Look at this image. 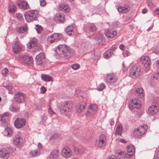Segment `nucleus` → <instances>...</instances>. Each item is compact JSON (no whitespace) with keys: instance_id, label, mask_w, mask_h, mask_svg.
I'll use <instances>...</instances> for the list:
<instances>
[{"instance_id":"603ef678","label":"nucleus","mask_w":159,"mask_h":159,"mask_svg":"<svg viewBox=\"0 0 159 159\" xmlns=\"http://www.w3.org/2000/svg\"><path fill=\"white\" fill-rule=\"evenodd\" d=\"M58 135L57 134H54L52 135L50 137V139H51L55 140L57 139V138L58 137Z\"/></svg>"},{"instance_id":"bb28decb","label":"nucleus","mask_w":159,"mask_h":159,"mask_svg":"<svg viewBox=\"0 0 159 159\" xmlns=\"http://www.w3.org/2000/svg\"><path fill=\"white\" fill-rule=\"evenodd\" d=\"M17 4L20 8L24 10H26L29 8V5L28 3L24 1L18 2Z\"/></svg>"},{"instance_id":"b1692460","label":"nucleus","mask_w":159,"mask_h":159,"mask_svg":"<svg viewBox=\"0 0 159 159\" xmlns=\"http://www.w3.org/2000/svg\"><path fill=\"white\" fill-rule=\"evenodd\" d=\"M158 109L159 108L158 106L152 105L148 108V111L150 113L154 115L158 112Z\"/></svg>"},{"instance_id":"20e7f679","label":"nucleus","mask_w":159,"mask_h":159,"mask_svg":"<svg viewBox=\"0 0 159 159\" xmlns=\"http://www.w3.org/2000/svg\"><path fill=\"white\" fill-rule=\"evenodd\" d=\"M12 150L11 148H2L0 149V157L3 159L8 158Z\"/></svg>"},{"instance_id":"dca6fc26","label":"nucleus","mask_w":159,"mask_h":159,"mask_svg":"<svg viewBox=\"0 0 159 159\" xmlns=\"http://www.w3.org/2000/svg\"><path fill=\"white\" fill-rule=\"evenodd\" d=\"M45 57L44 52H40L35 57V61L37 64L41 65L43 63V60Z\"/></svg>"},{"instance_id":"ea45409f","label":"nucleus","mask_w":159,"mask_h":159,"mask_svg":"<svg viewBox=\"0 0 159 159\" xmlns=\"http://www.w3.org/2000/svg\"><path fill=\"white\" fill-rule=\"evenodd\" d=\"M16 9V7L14 5H9L8 7V10L12 14L14 13L15 12V10Z\"/></svg>"},{"instance_id":"338daca9","label":"nucleus","mask_w":159,"mask_h":159,"mask_svg":"<svg viewBox=\"0 0 159 159\" xmlns=\"http://www.w3.org/2000/svg\"><path fill=\"white\" fill-rule=\"evenodd\" d=\"M148 11V10L146 8H144L143 9L142 11V13L143 14H145Z\"/></svg>"},{"instance_id":"13d9d810","label":"nucleus","mask_w":159,"mask_h":159,"mask_svg":"<svg viewBox=\"0 0 159 159\" xmlns=\"http://www.w3.org/2000/svg\"><path fill=\"white\" fill-rule=\"evenodd\" d=\"M27 46L28 47V48L29 49H31L33 47H34L33 44H32L30 42L27 44Z\"/></svg>"},{"instance_id":"a878e982","label":"nucleus","mask_w":159,"mask_h":159,"mask_svg":"<svg viewBox=\"0 0 159 159\" xmlns=\"http://www.w3.org/2000/svg\"><path fill=\"white\" fill-rule=\"evenodd\" d=\"M117 34V32L115 30L112 32L109 30H107L105 33L106 36L108 38L112 39Z\"/></svg>"},{"instance_id":"f704fd0d","label":"nucleus","mask_w":159,"mask_h":159,"mask_svg":"<svg viewBox=\"0 0 159 159\" xmlns=\"http://www.w3.org/2000/svg\"><path fill=\"white\" fill-rule=\"evenodd\" d=\"M113 53H112L110 51V50H107L103 54L104 58L106 59H108L113 54Z\"/></svg>"},{"instance_id":"9d476101","label":"nucleus","mask_w":159,"mask_h":159,"mask_svg":"<svg viewBox=\"0 0 159 159\" xmlns=\"http://www.w3.org/2000/svg\"><path fill=\"white\" fill-rule=\"evenodd\" d=\"M25 119L18 118L15 121L14 125L16 128L19 129L24 126L25 124Z\"/></svg>"},{"instance_id":"e433bc0d","label":"nucleus","mask_w":159,"mask_h":159,"mask_svg":"<svg viewBox=\"0 0 159 159\" xmlns=\"http://www.w3.org/2000/svg\"><path fill=\"white\" fill-rule=\"evenodd\" d=\"M27 26H20L18 28L17 31L20 33H23L27 30Z\"/></svg>"},{"instance_id":"680f3d73","label":"nucleus","mask_w":159,"mask_h":159,"mask_svg":"<svg viewBox=\"0 0 159 159\" xmlns=\"http://www.w3.org/2000/svg\"><path fill=\"white\" fill-rule=\"evenodd\" d=\"M116 49V47H112L108 49V50H110V51L112 53H113V51H115Z\"/></svg>"},{"instance_id":"49530a36","label":"nucleus","mask_w":159,"mask_h":159,"mask_svg":"<svg viewBox=\"0 0 159 159\" xmlns=\"http://www.w3.org/2000/svg\"><path fill=\"white\" fill-rule=\"evenodd\" d=\"M105 87V85L103 84H101L99 85L98 88V90L99 91H101L104 89Z\"/></svg>"},{"instance_id":"e2e57ef3","label":"nucleus","mask_w":159,"mask_h":159,"mask_svg":"<svg viewBox=\"0 0 159 159\" xmlns=\"http://www.w3.org/2000/svg\"><path fill=\"white\" fill-rule=\"evenodd\" d=\"M35 109L38 110H40L41 109V106L40 105H36Z\"/></svg>"},{"instance_id":"a211bd4d","label":"nucleus","mask_w":159,"mask_h":159,"mask_svg":"<svg viewBox=\"0 0 159 159\" xmlns=\"http://www.w3.org/2000/svg\"><path fill=\"white\" fill-rule=\"evenodd\" d=\"M58 150L55 149L52 150L48 157V159H58Z\"/></svg>"},{"instance_id":"aec40b11","label":"nucleus","mask_w":159,"mask_h":159,"mask_svg":"<svg viewBox=\"0 0 159 159\" xmlns=\"http://www.w3.org/2000/svg\"><path fill=\"white\" fill-rule=\"evenodd\" d=\"M3 134L4 136L11 137L13 134V131L11 127H7L5 128Z\"/></svg>"},{"instance_id":"de8ad7c7","label":"nucleus","mask_w":159,"mask_h":159,"mask_svg":"<svg viewBox=\"0 0 159 159\" xmlns=\"http://www.w3.org/2000/svg\"><path fill=\"white\" fill-rule=\"evenodd\" d=\"M153 78L159 81V73H157L153 75Z\"/></svg>"},{"instance_id":"39448f33","label":"nucleus","mask_w":159,"mask_h":159,"mask_svg":"<svg viewBox=\"0 0 159 159\" xmlns=\"http://www.w3.org/2000/svg\"><path fill=\"white\" fill-rule=\"evenodd\" d=\"M106 139L107 137L105 135L101 134L99 136L98 140H96L95 142V146L99 148L104 146L106 144Z\"/></svg>"},{"instance_id":"412c9836","label":"nucleus","mask_w":159,"mask_h":159,"mask_svg":"<svg viewBox=\"0 0 159 159\" xmlns=\"http://www.w3.org/2000/svg\"><path fill=\"white\" fill-rule=\"evenodd\" d=\"M58 9L60 11L67 13L70 11V8L69 6L67 5L61 4H60L58 6Z\"/></svg>"},{"instance_id":"6e6d98bb","label":"nucleus","mask_w":159,"mask_h":159,"mask_svg":"<svg viewBox=\"0 0 159 159\" xmlns=\"http://www.w3.org/2000/svg\"><path fill=\"white\" fill-rule=\"evenodd\" d=\"M41 93H44L46 91V88L43 86H42L40 88Z\"/></svg>"},{"instance_id":"a18cd8bd","label":"nucleus","mask_w":159,"mask_h":159,"mask_svg":"<svg viewBox=\"0 0 159 159\" xmlns=\"http://www.w3.org/2000/svg\"><path fill=\"white\" fill-rule=\"evenodd\" d=\"M71 66L73 69L76 70L80 68V66L78 64H75L72 65Z\"/></svg>"},{"instance_id":"bf43d9fd","label":"nucleus","mask_w":159,"mask_h":159,"mask_svg":"<svg viewBox=\"0 0 159 159\" xmlns=\"http://www.w3.org/2000/svg\"><path fill=\"white\" fill-rule=\"evenodd\" d=\"M128 54V52L127 50L124 51L122 52V54L124 57H126Z\"/></svg>"},{"instance_id":"5fc2aeb1","label":"nucleus","mask_w":159,"mask_h":159,"mask_svg":"<svg viewBox=\"0 0 159 159\" xmlns=\"http://www.w3.org/2000/svg\"><path fill=\"white\" fill-rule=\"evenodd\" d=\"M32 44H33L34 46L36 45L37 43V40L36 39H33L30 42Z\"/></svg>"},{"instance_id":"ddd939ff","label":"nucleus","mask_w":159,"mask_h":159,"mask_svg":"<svg viewBox=\"0 0 159 159\" xmlns=\"http://www.w3.org/2000/svg\"><path fill=\"white\" fill-rule=\"evenodd\" d=\"M140 62L145 67L148 68L150 65L151 61L149 57L148 56H142L141 57Z\"/></svg>"},{"instance_id":"4be33fe9","label":"nucleus","mask_w":159,"mask_h":159,"mask_svg":"<svg viewBox=\"0 0 159 159\" xmlns=\"http://www.w3.org/2000/svg\"><path fill=\"white\" fill-rule=\"evenodd\" d=\"M22 59L23 62L27 64H31L33 62V58L29 57L26 55H24L22 57Z\"/></svg>"},{"instance_id":"2f4dec72","label":"nucleus","mask_w":159,"mask_h":159,"mask_svg":"<svg viewBox=\"0 0 159 159\" xmlns=\"http://www.w3.org/2000/svg\"><path fill=\"white\" fill-rule=\"evenodd\" d=\"M116 155L119 159H124L125 157V155L122 151L119 150L116 152Z\"/></svg>"},{"instance_id":"7c9ffc66","label":"nucleus","mask_w":159,"mask_h":159,"mask_svg":"<svg viewBox=\"0 0 159 159\" xmlns=\"http://www.w3.org/2000/svg\"><path fill=\"white\" fill-rule=\"evenodd\" d=\"M42 80L45 82L52 81L53 78L51 76L46 74H42L41 75Z\"/></svg>"},{"instance_id":"79ce46f5","label":"nucleus","mask_w":159,"mask_h":159,"mask_svg":"<svg viewBox=\"0 0 159 159\" xmlns=\"http://www.w3.org/2000/svg\"><path fill=\"white\" fill-rule=\"evenodd\" d=\"M88 28L89 30L92 32H94L97 30V28L94 24L90 25Z\"/></svg>"},{"instance_id":"774afa93","label":"nucleus","mask_w":159,"mask_h":159,"mask_svg":"<svg viewBox=\"0 0 159 159\" xmlns=\"http://www.w3.org/2000/svg\"><path fill=\"white\" fill-rule=\"evenodd\" d=\"M38 148L41 150V149H42V148L43 147V145L40 143H38Z\"/></svg>"},{"instance_id":"f3484780","label":"nucleus","mask_w":159,"mask_h":159,"mask_svg":"<svg viewBox=\"0 0 159 159\" xmlns=\"http://www.w3.org/2000/svg\"><path fill=\"white\" fill-rule=\"evenodd\" d=\"M23 142V139L19 135H16L14 138L13 143L16 146H19L21 145Z\"/></svg>"},{"instance_id":"a19ab883","label":"nucleus","mask_w":159,"mask_h":159,"mask_svg":"<svg viewBox=\"0 0 159 159\" xmlns=\"http://www.w3.org/2000/svg\"><path fill=\"white\" fill-rule=\"evenodd\" d=\"M9 109L11 111L13 112H17L19 110V108L16 107L12 105L9 108Z\"/></svg>"},{"instance_id":"864d4df0","label":"nucleus","mask_w":159,"mask_h":159,"mask_svg":"<svg viewBox=\"0 0 159 159\" xmlns=\"http://www.w3.org/2000/svg\"><path fill=\"white\" fill-rule=\"evenodd\" d=\"M48 111L49 114L51 115H52L55 113L53 110L51 108L50 106L48 108Z\"/></svg>"},{"instance_id":"72a5a7b5","label":"nucleus","mask_w":159,"mask_h":159,"mask_svg":"<svg viewBox=\"0 0 159 159\" xmlns=\"http://www.w3.org/2000/svg\"><path fill=\"white\" fill-rule=\"evenodd\" d=\"M9 116V113L6 112L2 115L0 116V121L2 122H5L6 120V117Z\"/></svg>"},{"instance_id":"5701e85b","label":"nucleus","mask_w":159,"mask_h":159,"mask_svg":"<svg viewBox=\"0 0 159 159\" xmlns=\"http://www.w3.org/2000/svg\"><path fill=\"white\" fill-rule=\"evenodd\" d=\"M126 150L127 151L128 154L129 156L133 155L135 152V149L134 146L132 144H130L127 146Z\"/></svg>"},{"instance_id":"f03ea898","label":"nucleus","mask_w":159,"mask_h":159,"mask_svg":"<svg viewBox=\"0 0 159 159\" xmlns=\"http://www.w3.org/2000/svg\"><path fill=\"white\" fill-rule=\"evenodd\" d=\"M72 105L69 101H66L64 102H61L59 106V108L60 111L62 113L66 114H69L71 110Z\"/></svg>"},{"instance_id":"4d7b16f0","label":"nucleus","mask_w":159,"mask_h":159,"mask_svg":"<svg viewBox=\"0 0 159 159\" xmlns=\"http://www.w3.org/2000/svg\"><path fill=\"white\" fill-rule=\"evenodd\" d=\"M16 16L20 20H21L22 19V15L20 13H18L16 14Z\"/></svg>"},{"instance_id":"7ed1b4c3","label":"nucleus","mask_w":159,"mask_h":159,"mask_svg":"<svg viewBox=\"0 0 159 159\" xmlns=\"http://www.w3.org/2000/svg\"><path fill=\"white\" fill-rule=\"evenodd\" d=\"M37 11L36 10H31L26 11L24 14L25 18L28 22H30L37 20Z\"/></svg>"},{"instance_id":"052dcab7","label":"nucleus","mask_w":159,"mask_h":159,"mask_svg":"<svg viewBox=\"0 0 159 159\" xmlns=\"http://www.w3.org/2000/svg\"><path fill=\"white\" fill-rule=\"evenodd\" d=\"M18 40V38L16 37L15 39H14L12 43V44L13 45H16V43Z\"/></svg>"},{"instance_id":"58836bf2","label":"nucleus","mask_w":159,"mask_h":159,"mask_svg":"<svg viewBox=\"0 0 159 159\" xmlns=\"http://www.w3.org/2000/svg\"><path fill=\"white\" fill-rule=\"evenodd\" d=\"M55 42V40L53 34L49 36L47 39V42L48 44L52 43L53 42Z\"/></svg>"},{"instance_id":"c03bdc74","label":"nucleus","mask_w":159,"mask_h":159,"mask_svg":"<svg viewBox=\"0 0 159 159\" xmlns=\"http://www.w3.org/2000/svg\"><path fill=\"white\" fill-rule=\"evenodd\" d=\"M35 26L37 27L35 29L37 33L38 34L40 33L43 29L42 27L41 26H39V25H36Z\"/></svg>"},{"instance_id":"0e129e2a","label":"nucleus","mask_w":159,"mask_h":159,"mask_svg":"<svg viewBox=\"0 0 159 159\" xmlns=\"http://www.w3.org/2000/svg\"><path fill=\"white\" fill-rule=\"evenodd\" d=\"M115 122L114 121V120L112 119H111L110 120V125H113L114 124Z\"/></svg>"},{"instance_id":"f257e3e1","label":"nucleus","mask_w":159,"mask_h":159,"mask_svg":"<svg viewBox=\"0 0 159 159\" xmlns=\"http://www.w3.org/2000/svg\"><path fill=\"white\" fill-rule=\"evenodd\" d=\"M56 52L61 57L68 59L73 55V50L64 44L58 46L56 48Z\"/></svg>"},{"instance_id":"cd10ccee","label":"nucleus","mask_w":159,"mask_h":159,"mask_svg":"<svg viewBox=\"0 0 159 159\" xmlns=\"http://www.w3.org/2000/svg\"><path fill=\"white\" fill-rule=\"evenodd\" d=\"M74 26L73 25L68 26L65 30V32L67 35L70 36L74 34Z\"/></svg>"},{"instance_id":"6e6552de","label":"nucleus","mask_w":159,"mask_h":159,"mask_svg":"<svg viewBox=\"0 0 159 159\" xmlns=\"http://www.w3.org/2000/svg\"><path fill=\"white\" fill-rule=\"evenodd\" d=\"M141 74L140 68L137 66H133L130 70V76L134 79L139 77Z\"/></svg>"},{"instance_id":"c9c22d12","label":"nucleus","mask_w":159,"mask_h":159,"mask_svg":"<svg viewBox=\"0 0 159 159\" xmlns=\"http://www.w3.org/2000/svg\"><path fill=\"white\" fill-rule=\"evenodd\" d=\"M122 126L121 125H119L117 127L116 131V134H118V135H120L122 133Z\"/></svg>"},{"instance_id":"8fccbe9b","label":"nucleus","mask_w":159,"mask_h":159,"mask_svg":"<svg viewBox=\"0 0 159 159\" xmlns=\"http://www.w3.org/2000/svg\"><path fill=\"white\" fill-rule=\"evenodd\" d=\"M40 5L41 7H43L46 5V2L44 0H40Z\"/></svg>"},{"instance_id":"2eb2a0df","label":"nucleus","mask_w":159,"mask_h":159,"mask_svg":"<svg viewBox=\"0 0 159 159\" xmlns=\"http://www.w3.org/2000/svg\"><path fill=\"white\" fill-rule=\"evenodd\" d=\"M86 106V103L84 102L77 104L75 107L76 111L79 113L83 111L84 110Z\"/></svg>"},{"instance_id":"f8f14e48","label":"nucleus","mask_w":159,"mask_h":159,"mask_svg":"<svg viewBox=\"0 0 159 159\" xmlns=\"http://www.w3.org/2000/svg\"><path fill=\"white\" fill-rule=\"evenodd\" d=\"M72 153V152L70 149L67 147H64L61 150V155L63 157L66 158H67L70 157Z\"/></svg>"},{"instance_id":"393cba45","label":"nucleus","mask_w":159,"mask_h":159,"mask_svg":"<svg viewBox=\"0 0 159 159\" xmlns=\"http://www.w3.org/2000/svg\"><path fill=\"white\" fill-rule=\"evenodd\" d=\"M130 10V7L129 6H119L118 8V11L121 13H125L127 12Z\"/></svg>"},{"instance_id":"9b49d317","label":"nucleus","mask_w":159,"mask_h":159,"mask_svg":"<svg viewBox=\"0 0 159 159\" xmlns=\"http://www.w3.org/2000/svg\"><path fill=\"white\" fill-rule=\"evenodd\" d=\"M98 108L97 105L96 104H92L89 106L88 110L86 113L87 116H93L95 112L96 111Z\"/></svg>"},{"instance_id":"c756f323","label":"nucleus","mask_w":159,"mask_h":159,"mask_svg":"<svg viewBox=\"0 0 159 159\" xmlns=\"http://www.w3.org/2000/svg\"><path fill=\"white\" fill-rule=\"evenodd\" d=\"M143 90L142 88H138L136 89V94L140 98H142L144 97V93H143Z\"/></svg>"},{"instance_id":"09e8293b","label":"nucleus","mask_w":159,"mask_h":159,"mask_svg":"<svg viewBox=\"0 0 159 159\" xmlns=\"http://www.w3.org/2000/svg\"><path fill=\"white\" fill-rule=\"evenodd\" d=\"M3 87L7 89L9 91H10L12 89V87L10 84H6Z\"/></svg>"},{"instance_id":"3c124183","label":"nucleus","mask_w":159,"mask_h":159,"mask_svg":"<svg viewBox=\"0 0 159 159\" xmlns=\"http://www.w3.org/2000/svg\"><path fill=\"white\" fill-rule=\"evenodd\" d=\"M47 119V116L45 115H43L42 117L41 121L42 123H44L46 121Z\"/></svg>"},{"instance_id":"1a4fd4ad","label":"nucleus","mask_w":159,"mask_h":159,"mask_svg":"<svg viewBox=\"0 0 159 159\" xmlns=\"http://www.w3.org/2000/svg\"><path fill=\"white\" fill-rule=\"evenodd\" d=\"M25 97V95L24 93L16 92L14 95L15 101L18 104L22 103L24 102Z\"/></svg>"},{"instance_id":"0eeeda50","label":"nucleus","mask_w":159,"mask_h":159,"mask_svg":"<svg viewBox=\"0 0 159 159\" xmlns=\"http://www.w3.org/2000/svg\"><path fill=\"white\" fill-rule=\"evenodd\" d=\"M141 107V102L137 98L132 99L129 103L128 107L130 109H133L135 108L139 109Z\"/></svg>"},{"instance_id":"473e14b6","label":"nucleus","mask_w":159,"mask_h":159,"mask_svg":"<svg viewBox=\"0 0 159 159\" xmlns=\"http://www.w3.org/2000/svg\"><path fill=\"white\" fill-rule=\"evenodd\" d=\"M12 48L13 51L16 53L20 52L21 50V47L18 45L13 46Z\"/></svg>"},{"instance_id":"4468645a","label":"nucleus","mask_w":159,"mask_h":159,"mask_svg":"<svg viewBox=\"0 0 159 159\" xmlns=\"http://www.w3.org/2000/svg\"><path fill=\"white\" fill-rule=\"evenodd\" d=\"M106 82L109 84L116 82L118 79L116 76L112 74H108L106 76Z\"/></svg>"},{"instance_id":"69168bd1","label":"nucleus","mask_w":159,"mask_h":159,"mask_svg":"<svg viewBox=\"0 0 159 159\" xmlns=\"http://www.w3.org/2000/svg\"><path fill=\"white\" fill-rule=\"evenodd\" d=\"M155 13L159 15V8H157L154 10Z\"/></svg>"},{"instance_id":"423d86ee","label":"nucleus","mask_w":159,"mask_h":159,"mask_svg":"<svg viewBox=\"0 0 159 159\" xmlns=\"http://www.w3.org/2000/svg\"><path fill=\"white\" fill-rule=\"evenodd\" d=\"M148 127L146 125H143L139 126L137 129H135L133 132L134 135L140 136L145 134L148 129Z\"/></svg>"},{"instance_id":"37998d69","label":"nucleus","mask_w":159,"mask_h":159,"mask_svg":"<svg viewBox=\"0 0 159 159\" xmlns=\"http://www.w3.org/2000/svg\"><path fill=\"white\" fill-rule=\"evenodd\" d=\"M8 72V70L7 68H4L2 71V75L3 77H5Z\"/></svg>"},{"instance_id":"4c0bfd02","label":"nucleus","mask_w":159,"mask_h":159,"mask_svg":"<svg viewBox=\"0 0 159 159\" xmlns=\"http://www.w3.org/2000/svg\"><path fill=\"white\" fill-rule=\"evenodd\" d=\"M55 41L57 42L60 40L62 36V35L61 34H53Z\"/></svg>"},{"instance_id":"6ab92c4d","label":"nucleus","mask_w":159,"mask_h":159,"mask_svg":"<svg viewBox=\"0 0 159 159\" xmlns=\"http://www.w3.org/2000/svg\"><path fill=\"white\" fill-rule=\"evenodd\" d=\"M54 20L59 21L60 23H63L64 21V15L62 13H57L55 15Z\"/></svg>"},{"instance_id":"c85d7f7f","label":"nucleus","mask_w":159,"mask_h":159,"mask_svg":"<svg viewBox=\"0 0 159 159\" xmlns=\"http://www.w3.org/2000/svg\"><path fill=\"white\" fill-rule=\"evenodd\" d=\"M41 153V151L40 149L32 150L30 153L29 156L32 157L39 156Z\"/></svg>"}]
</instances>
